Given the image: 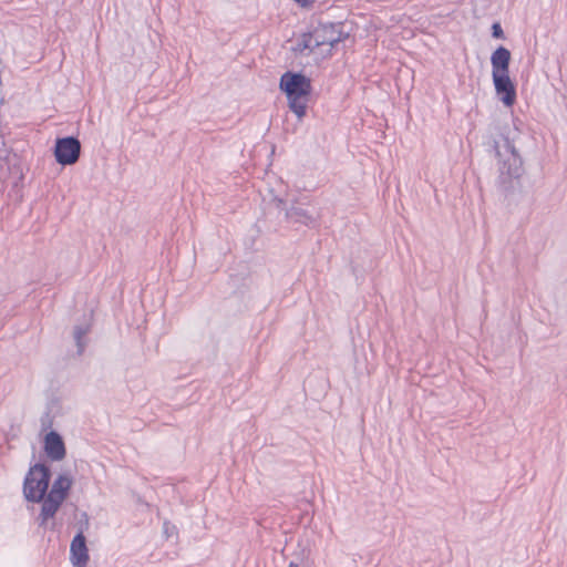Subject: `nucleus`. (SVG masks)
I'll return each instance as SVG.
<instances>
[{
    "label": "nucleus",
    "instance_id": "f257e3e1",
    "mask_svg": "<svg viewBox=\"0 0 567 567\" xmlns=\"http://www.w3.org/2000/svg\"><path fill=\"white\" fill-rule=\"evenodd\" d=\"M50 472L42 464H37L30 468L24 480V496L28 501L43 502L41 518L42 523L52 518L72 486V478L69 475L61 474L53 482L48 495Z\"/></svg>",
    "mask_w": 567,
    "mask_h": 567
},
{
    "label": "nucleus",
    "instance_id": "f03ea898",
    "mask_svg": "<svg viewBox=\"0 0 567 567\" xmlns=\"http://www.w3.org/2000/svg\"><path fill=\"white\" fill-rule=\"evenodd\" d=\"M343 39V33L336 24H322L310 33L296 39L292 51L301 56H311L315 61L326 59L332 49Z\"/></svg>",
    "mask_w": 567,
    "mask_h": 567
},
{
    "label": "nucleus",
    "instance_id": "7ed1b4c3",
    "mask_svg": "<svg viewBox=\"0 0 567 567\" xmlns=\"http://www.w3.org/2000/svg\"><path fill=\"white\" fill-rule=\"evenodd\" d=\"M262 203L284 214L287 220L306 225L315 221L308 210L291 198L288 185L279 177H270L268 186L262 193Z\"/></svg>",
    "mask_w": 567,
    "mask_h": 567
},
{
    "label": "nucleus",
    "instance_id": "20e7f679",
    "mask_svg": "<svg viewBox=\"0 0 567 567\" xmlns=\"http://www.w3.org/2000/svg\"><path fill=\"white\" fill-rule=\"evenodd\" d=\"M511 52L498 47L491 55L492 79L496 94L506 106H513L516 101L515 85L509 76Z\"/></svg>",
    "mask_w": 567,
    "mask_h": 567
},
{
    "label": "nucleus",
    "instance_id": "39448f33",
    "mask_svg": "<svg viewBox=\"0 0 567 567\" xmlns=\"http://www.w3.org/2000/svg\"><path fill=\"white\" fill-rule=\"evenodd\" d=\"M279 87L286 94L291 112L302 120L311 93L310 79L300 73L286 72L281 75Z\"/></svg>",
    "mask_w": 567,
    "mask_h": 567
},
{
    "label": "nucleus",
    "instance_id": "423d86ee",
    "mask_svg": "<svg viewBox=\"0 0 567 567\" xmlns=\"http://www.w3.org/2000/svg\"><path fill=\"white\" fill-rule=\"evenodd\" d=\"M496 153L502 177L513 179L523 175V159L512 141L505 137L502 142H497Z\"/></svg>",
    "mask_w": 567,
    "mask_h": 567
},
{
    "label": "nucleus",
    "instance_id": "0eeeda50",
    "mask_svg": "<svg viewBox=\"0 0 567 567\" xmlns=\"http://www.w3.org/2000/svg\"><path fill=\"white\" fill-rule=\"evenodd\" d=\"M81 145L74 137L59 138L55 144L54 155L61 165H72L80 156Z\"/></svg>",
    "mask_w": 567,
    "mask_h": 567
},
{
    "label": "nucleus",
    "instance_id": "6e6552de",
    "mask_svg": "<svg viewBox=\"0 0 567 567\" xmlns=\"http://www.w3.org/2000/svg\"><path fill=\"white\" fill-rule=\"evenodd\" d=\"M43 449L52 461H61L65 456L63 439L55 431H49L43 435Z\"/></svg>",
    "mask_w": 567,
    "mask_h": 567
},
{
    "label": "nucleus",
    "instance_id": "1a4fd4ad",
    "mask_svg": "<svg viewBox=\"0 0 567 567\" xmlns=\"http://www.w3.org/2000/svg\"><path fill=\"white\" fill-rule=\"evenodd\" d=\"M70 560L73 567H86L89 550L82 533L78 534L71 542Z\"/></svg>",
    "mask_w": 567,
    "mask_h": 567
},
{
    "label": "nucleus",
    "instance_id": "9d476101",
    "mask_svg": "<svg viewBox=\"0 0 567 567\" xmlns=\"http://www.w3.org/2000/svg\"><path fill=\"white\" fill-rule=\"evenodd\" d=\"M63 413V408L61 403L58 400L51 401L48 404L45 417L42 419V423L45 424H52L53 422L58 421V416Z\"/></svg>",
    "mask_w": 567,
    "mask_h": 567
},
{
    "label": "nucleus",
    "instance_id": "9b49d317",
    "mask_svg": "<svg viewBox=\"0 0 567 567\" xmlns=\"http://www.w3.org/2000/svg\"><path fill=\"white\" fill-rule=\"evenodd\" d=\"M87 331H89L87 324L79 326L74 329L73 336H74V339H75L76 344L80 350H82V348L84 346L82 342V338L86 334Z\"/></svg>",
    "mask_w": 567,
    "mask_h": 567
},
{
    "label": "nucleus",
    "instance_id": "f8f14e48",
    "mask_svg": "<svg viewBox=\"0 0 567 567\" xmlns=\"http://www.w3.org/2000/svg\"><path fill=\"white\" fill-rule=\"evenodd\" d=\"M492 34L494 38L502 39L504 38V32L502 27L498 23H494L492 27Z\"/></svg>",
    "mask_w": 567,
    "mask_h": 567
},
{
    "label": "nucleus",
    "instance_id": "ddd939ff",
    "mask_svg": "<svg viewBox=\"0 0 567 567\" xmlns=\"http://www.w3.org/2000/svg\"><path fill=\"white\" fill-rule=\"evenodd\" d=\"M289 567H299L296 563H290Z\"/></svg>",
    "mask_w": 567,
    "mask_h": 567
}]
</instances>
